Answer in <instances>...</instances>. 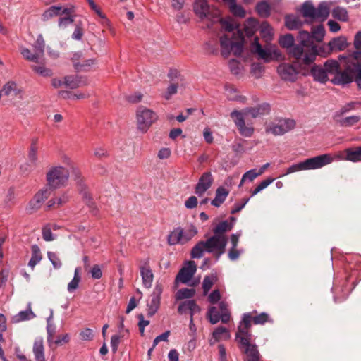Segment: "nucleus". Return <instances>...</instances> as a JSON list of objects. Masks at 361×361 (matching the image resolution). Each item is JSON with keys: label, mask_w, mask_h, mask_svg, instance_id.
Listing matches in <instances>:
<instances>
[{"label": "nucleus", "mask_w": 361, "mask_h": 361, "mask_svg": "<svg viewBox=\"0 0 361 361\" xmlns=\"http://www.w3.org/2000/svg\"><path fill=\"white\" fill-rule=\"evenodd\" d=\"M194 11L209 29L220 30L219 44L223 56L231 53L239 56L243 50L245 38L242 31L235 28L231 20L220 18V11L210 7L207 0H195Z\"/></svg>", "instance_id": "f257e3e1"}, {"label": "nucleus", "mask_w": 361, "mask_h": 361, "mask_svg": "<svg viewBox=\"0 0 361 361\" xmlns=\"http://www.w3.org/2000/svg\"><path fill=\"white\" fill-rule=\"evenodd\" d=\"M270 106L264 103L255 107L245 108L242 111L233 110L230 116L236 126L239 133L245 137H250L254 133V128L245 125V119L250 116L257 118L269 113Z\"/></svg>", "instance_id": "f03ea898"}, {"label": "nucleus", "mask_w": 361, "mask_h": 361, "mask_svg": "<svg viewBox=\"0 0 361 361\" xmlns=\"http://www.w3.org/2000/svg\"><path fill=\"white\" fill-rule=\"evenodd\" d=\"M331 51L325 46H317L313 44L310 49L296 47L293 50L294 63L298 66L301 71H307L313 64L317 56L327 57L331 54ZM304 75L306 72L302 73Z\"/></svg>", "instance_id": "7ed1b4c3"}, {"label": "nucleus", "mask_w": 361, "mask_h": 361, "mask_svg": "<svg viewBox=\"0 0 361 361\" xmlns=\"http://www.w3.org/2000/svg\"><path fill=\"white\" fill-rule=\"evenodd\" d=\"M227 245L226 236L218 235H212L207 240H201L198 242L191 250V257L193 259L201 258L204 252L213 254L216 259L225 252Z\"/></svg>", "instance_id": "20e7f679"}, {"label": "nucleus", "mask_w": 361, "mask_h": 361, "mask_svg": "<svg viewBox=\"0 0 361 361\" xmlns=\"http://www.w3.org/2000/svg\"><path fill=\"white\" fill-rule=\"evenodd\" d=\"M333 161L334 158L330 154H324L316 156L291 165L287 169V171L285 175L300 171L318 169L331 164Z\"/></svg>", "instance_id": "39448f33"}, {"label": "nucleus", "mask_w": 361, "mask_h": 361, "mask_svg": "<svg viewBox=\"0 0 361 361\" xmlns=\"http://www.w3.org/2000/svg\"><path fill=\"white\" fill-rule=\"evenodd\" d=\"M69 176V171L66 167L52 166L46 173L47 186L52 190L64 187L68 183Z\"/></svg>", "instance_id": "423d86ee"}, {"label": "nucleus", "mask_w": 361, "mask_h": 361, "mask_svg": "<svg viewBox=\"0 0 361 361\" xmlns=\"http://www.w3.org/2000/svg\"><path fill=\"white\" fill-rule=\"evenodd\" d=\"M158 120L157 114L152 109L139 106L136 110L137 129L142 133H147L151 126Z\"/></svg>", "instance_id": "0eeeda50"}, {"label": "nucleus", "mask_w": 361, "mask_h": 361, "mask_svg": "<svg viewBox=\"0 0 361 361\" xmlns=\"http://www.w3.org/2000/svg\"><path fill=\"white\" fill-rule=\"evenodd\" d=\"M197 233V229L192 225L187 228H175L168 235L167 241L170 245H184L192 240Z\"/></svg>", "instance_id": "6e6552de"}, {"label": "nucleus", "mask_w": 361, "mask_h": 361, "mask_svg": "<svg viewBox=\"0 0 361 361\" xmlns=\"http://www.w3.org/2000/svg\"><path fill=\"white\" fill-rule=\"evenodd\" d=\"M252 51L258 56V58L262 59L265 63H269L274 60H279L281 58V54L275 47L267 45L262 47L256 37L251 45Z\"/></svg>", "instance_id": "1a4fd4ad"}, {"label": "nucleus", "mask_w": 361, "mask_h": 361, "mask_svg": "<svg viewBox=\"0 0 361 361\" xmlns=\"http://www.w3.org/2000/svg\"><path fill=\"white\" fill-rule=\"evenodd\" d=\"M251 322L252 313H245L236 334V339L240 345H247L250 341L251 334L250 333V329L251 327Z\"/></svg>", "instance_id": "9d476101"}, {"label": "nucleus", "mask_w": 361, "mask_h": 361, "mask_svg": "<svg viewBox=\"0 0 361 361\" xmlns=\"http://www.w3.org/2000/svg\"><path fill=\"white\" fill-rule=\"evenodd\" d=\"M295 121L290 118H281L276 123H273L267 128V132L274 135H282L293 129Z\"/></svg>", "instance_id": "9b49d317"}, {"label": "nucleus", "mask_w": 361, "mask_h": 361, "mask_svg": "<svg viewBox=\"0 0 361 361\" xmlns=\"http://www.w3.org/2000/svg\"><path fill=\"white\" fill-rule=\"evenodd\" d=\"M163 288L161 284L157 283L152 293L150 295V300L147 303V316H153L159 310L160 306L161 295Z\"/></svg>", "instance_id": "f8f14e48"}, {"label": "nucleus", "mask_w": 361, "mask_h": 361, "mask_svg": "<svg viewBox=\"0 0 361 361\" xmlns=\"http://www.w3.org/2000/svg\"><path fill=\"white\" fill-rule=\"evenodd\" d=\"M197 270V266L194 261L186 262L184 267L179 271L176 277V282L182 283H188L193 277Z\"/></svg>", "instance_id": "ddd939ff"}, {"label": "nucleus", "mask_w": 361, "mask_h": 361, "mask_svg": "<svg viewBox=\"0 0 361 361\" xmlns=\"http://www.w3.org/2000/svg\"><path fill=\"white\" fill-rule=\"evenodd\" d=\"M74 12L73 6L69 8H63L61 6H51L46 9L42 14L41 20L44 22L61 15H69Z\"/></svg>", "instance_id": "4468645a"}, {"label": "nucleus", "mask_w": 361, "mask_h": 361, "mask_svg": "<svg viewBox=\"0 0 361 361\" xmlns=\"http://www.w3.org/2000/svg\"><path fill=\"white\" fill-rule=\"evenodd\" d=\"M277 73L283 80L294 82L297 79L298 71L293 64L282 63L277 68Z\"/></svg>", "instance_id": "2eb2a0df"}, {"label": "nucleus", "mask_w": 361, "mask_h": 361, "mask_svg": "<svg viewBox=\"0 0 361 361\" xmlns=\"http://www.w3.org/2000/svg\"><path fill=\"white\" fill-rule=\"evenodd\" d=\"M214 178L211 172H204L200 176L197 183L195 192L199 196H202L204 192L212 186Z\"/></svg>", "instance_id": "dca6fc26"}, {"label": "nucleus", "mask_w": 361, "mask_h": 361, "mask_svg": "<svg viewBox=\"0 0 361 361\" xmlns=\"http://www.w3.org/2000/svg\"><path fill=\"white\" fill-rule=\"evenodd\" d=\"M52 190L46 186L37 192L34 198L29 203V209L35 211L38 209L42 203L47 200L51 194Z\"/></svg>", "instance_id": "f3484780"}, {"label": "nucleus", "mask_w": 361, "mask_h": 361, "mask_svg": "<svg viewBox=\"0 0 361 361\" xmlns=\"http://www.w3.org/2000/svg\"><path fill=\"white\" fill-rule=\"evenodd\" d=\"M298 39L299 41V44L295 45L288 51V54L293 59H294L293 50L296 47H302V48L310 49V46L313 45V44L310 42L312 39V35L307 31H305V30L300 31L298 33Z\"/></svg>", "instance_id": "a211bd4d"}, {"label": "nucleus", "mask_w": 361, "mask_h": 361, "mask_svg": "<svg viewBox=\"0 0 361 361\" xmlns=\"http://www.w3.org/2000/svg\"><path fill=\"white\" fill-rule=\"evenodd\" d=\"M140 272L144 287L150 288L152 285L154 274L147 262L140 267Z\"/></svg>", "instance_id": "6ab92c4d"}, {"label": "nucleus", "mask_w": 361, "mask_h": 361, "mask_svg": "<svg viewBox=\"0 0 361 361\" xmlns=\"http://www.w3.org/2000/svg\"><path fill=\"white\" fill-rule=\"evenodd\" d=\"M348 45L349 44L346 37L343 36L334 38L328 43V47H329L331 52L343 51L348 47Z\"/></svg>", "instance_id": "aec40b11"}, {"label": "nucleus", "mask_w": 361, "mask_h": 361, "mask_svg": "<svg viewBox=\"0 0 361 361\" xmlns=\"http://www.w3.org/2000/svg\"><path fill=\"white\" fill-rule=\"evenodd\" d=\"M32 352L35 361H45L44 341L42 337H37L35 339Z\"/></svg>", "instance_id": "412c9836"}, {"label": "nucleus", "mask_w": 361, "mask_h": 361, "mask_svg": "<svg viewBox=\"0 0 361 361\" xmlns=\"http://www.w3.org/2000/svg\"><path fill=\"white\" fill-rule=\"evenodd\" d=\"M352 81L353 76L351 73L348 70L341 71L340 69L331 80L333 84L338 85H345L350 83Z\"/></svg>", "instance_id": "4be33fe9"}, {"label": "nucleus", "mask_w": 361, "mask_h": 361, "mask_svg": "<svg viewBox=\"0 0 361 361\" xmlns=\"http://www.w3.org/2000/svg\"><path fill=\"white\" fill-rule=\"evenodd\" d=\"M301 13L307 19V21L310 20L313 21L316 20V8L313 6L310 1H305L301 7Z\"/></svg>", "instance_id": "5701e85b"}, {"label": "nucleus", "mask_w": 361, "mask_h": 361, "mask_svg": "<svg viewBox=\"0 0 361 361\" xmlns=\"http://www.w3.org/2000/svg\"><path fill=\"white\" fill-rule=\"evenodd\" d=\"M311 75L316 81L325 83L328 80V75L326 70L319 66L314 65L311 67Z\"/></svg>", "instance_id": "b1692460"}, {"label": "nucleus", "mask_w": 361, "mask_h": 361, "mask_svg": "<svg viewBox=\"0 0 361 361\" xmlns=\"http://www.w3.org/2000/svg\"><path fill=\"white\" fill-rule=\"evenodd\" d=\"M229 194V191L224 187H219L216 190L215 197L212 201V204L219 207L226 200Z\"/></svg>", "instance_id": "393cba45"}, {"label": "nucleus", "mask_w": 361, "mask_h": 361, "mask_svg": "<svg viewBox=\"0 0 361 361\" xmlns=\"http://www.w3.org/2000/svg\"><path fill=\"white\" fill-rule=\"evenodd\" d=\"M86 82L81 77L77 75H68L64 77V85L70 89H75L85 85Z\"/></svg>", "instance_id": "a878e982"}, {"label": "nucleus", "mask_w": 361, "mask_h": 361, "mask_svg": "<svg viewBox=\"0 0 361 361\" xmlns=\"http://www.w3.org/2000/svg\"><path fill=\"white\" fill-rule=\"evenodd\" d=\"M31 254V258L28 262V266L32 269V270H33L35 267L42 259V255L38 245H32Z\"/></svg>", "instance_id": "bb28decb"}, {"label": "nucleus", "mask_w": 361, "mask_h": 361, "mask_svg": "<svg viewBox=\"0 0 361 361\" xmlns=\"http://www.w3.org/2000/svg\"><path fill=\"white\" fill-rule=\"evenodd\" d=\"M29 308L27 310L20 311L17 314L12 317V322L13 323H18L20 322L30 320L35 317V313L30 309V304L28 305Z\"/></svg>", "instance_id": "cd10ccee"}, {"label": "nucleus", "mask_w": 361, "mask_h": 361, "mask_svg": "<svg viewBox=\"0 0 361 361\" xmlns=\"http://www.w3.org/2000/svg\"><path fill=\"white\" fill-rule=\"evenodd\" d=\"M245 349V354L247 357L248 361H259V353L255 345H252L248 343L247 345H241Z\"/></svg>", "instance_id": "c85d7f7f"}, {"label": "nucleus", "mask_w": 361, "mask_h": 361, "mask_svg": "<svg viewBox=\"0 0 361 361\" xmlns=\"http://www.w3.org/2000/svg\"><path fill=\"white\" fill-rule=\"evenodd\" d=\"M329 14V3L323 1L316 8V20L324 21Z\"/></svg>", "instance_id": "c756f323"}, {"label": "nucleus", "mask_w": 361, "mask_h": 361, "mask_svg": "<svg viewBox=\"0 0 361 361\" xmlns=\"http://www.w3.org/2000/svg\"><path fill=\"white\" fill-rule=\"evenodd\" d=\"M81 281V268L76 267L74 271V276L73 279L68 284V291L73 293L79 286V283Z\"/></svg>", "instance_id": "7c9ffc66"}, {"label": "nucleus", "mask_w": 361, "mask_h": 361, "mask_svg": "<svg viewBox=\"0 0 361 361\" xmlns=\"http://www.w3.org/2000/svg\"><path fill=\"white\" fill-rule=\"evenodd\" d=\"M217 276L216 274H211L204 276L202 282V289L204 295H207L209 290L211 289L212 286L216 282Z\"/></svg>", "instance_id": "2f4dec72"}, {"label": "nucleus", "mask_w": 361, "mask_h": 361, "mask_svg": "<svg viewBox=\"0 0 361 361\" xmlns=\"http://www.w3.org/2000/svg\"><path fill=\"white\" fill-rule=\"evenodd\" d=\"M233 228V224L228 222V221H223L220 222L214 229V234L226 236L225 233L229 231Z\"/></svg>", "instance_id": "473e14b6"}, {"label": "nucleus", "mask_w": 361, "mask_h": 361, "mask_svg": "<svg viewBox=\"0 0 361 361\" xmlns=\"http://www.w3.org/2000/svg\"><path fill=\"white\" fill-rule=\"evenodd\" d=\"M286 25L289 30H297L302 25L301 20L295 16H287L285 19Z\"/></svg>", "instance_id": "72a5a7b5"}, {"label": "nucleus", "mask_w": 361, "mask_h": 361, "mask_svg": "<svg viewBox=\"0 0 361 361\" xmlns=\"http://www.w3.org/2000/svg\"><path fill=\"white\" fill-rule=\"evenodd\" d=\"M360 120L359 116H351L345 118H336L337 122L342 127H350L357 123Z\"/></svg>", "instance_id": "f704fd0d"}, {"label": "nucleus", "mask_w": 361, "mask_h": 361, "mask_svg": "<svg viewBox=\"0 0 361 361\" xmlns=\"http://www.w3.org/2000/svg\"><path fill=\"white\" fill-rule=\"evenodd\" d=\"M35 52L42 59L44 54L45 42L42 35H39L33 44Z\"/></svg>", "instance_id": "c9c22d12"}, {"label": "nucleus", "mask_w": 361, "mask_h": 361, "mask_svg": "<svg viewBox=\"0 0 361 361\" xmlns=\"http://www.w3.org/2000/svg\"><path fill=\"white\" fill-rule=\"evenodd\" d=\"M213 337L216 341H219L221 339H228L231 337V334L228 329L224 326H219L216 328L213 332Z\"/></svg>", "instance_id": "e433bc0d"}, {"label": "nucleus", "mask_w": 361, "mask_h": 361, "mask_svg": "<svg viewBox=\"0 0 361 361\" xmlns=\"http://www.w3.org/2000/svg\"><path fill=\"white\" fill-rule=\"evenodd\" d=\"M20 53L23 56L29 61L39 63L42 59L35 52L32 53L29 49L23 47L20 49Z\"/></svg>", "instance_id": "4c0bfd02"}, {"label": "nucleus", "mask_w": 361, "mask_h": 361, "mask_svg": "<svg viewBox=\"0 0 361 361\" xmlns=\"http://www.w3.org/2000/svg\"><path fill=\"white\" fill-rule=\"evenodd\" d=\"M94 63L95 60L93 59H89L82 62L73 61V67L77 71H87Z\"/></svg>", "instance_id": "58836bf2"}, {"label": "nucleus", "mask_w": 361, "mask_h": 361, "mask_svg": "<svg viewBox=\"0 0 361 361\" xmlns=\"http://www.w3.org/2000/svg\"><path fill=\"white\" fill-rule=\"evenodd\" d=\"M324 70L326 73L334 74V75L340 69V66L336 60L329 59L324 63Z\"/></svg>", "instance_id": "ea45409f"}, {"label": "nucleus", "mask_w": 361, "mask_h": 361, "mask_svg": "<svg viewBox=\"0 0 361 361\" xmlns=\"http://www.w3.org/2000/svg\"><path fill=\"white\" fill-rule=\"evenodd\" d=\"M354 47L355 51L353 53V57L358 61H361V31L356 33L354 39Z\"/></svg>", "instance_id": "a19ab883"}, {"label": "nucleus", "mask_w": 361, "mask_h": 361, "mask_svg": "<svg viewBox=\"0 0 361 361\" xmlns=\"http://www.w3.org/2000/svg\"><path fill=\"white\" fill-rule=\"evenodd\" d=\"M346 159L353 162L361 161V146L354 149H347Z\"/></svg>", "instance_id": "79ce46f5"}, {"label": "nucleus", "mask_w": 361, "mask_h": 361, "mask_svg": "<svg viewBox=\"0 0 361 361\" xmlns=\"http://www.w3.org/2000/svg\"><path fill=\"white\" fill-rule=\"evenodd\" d=\"M69 341L70 335L68 334H65L63 335L58 336L56 338H54L52 342H51L48 345L49 348H54L66 344Z\"/></svg>", "instance_id": "37998d69"}, {"label": "nucleus", "mask_w": 361, "mask_h": 361, "mask_svg": "<svg viewBox=\"0 0 361 361\" xmlns=\"http://www.w3.org/2000/svg\"><path fill=\"white\" fill-rule=\"evenodd\" d=\"M2 92L6 96H13L17 95L18 93V90L17 88V85L12 81L8 82L6 83L3 88Z\"/></svg>", "instance_id": "c03bdc74"}, {"label": "nucleus", "mask_w": 361, "mask_h": 361, "mask_svg": "<svg viewBox=\"0 0 361 361\" xmlns=\"http://www.w3.org/2000/svg\"><path fill=\"white\" fill-rule=\"evenodd\" d=\"M332 16L341 21H347L348 19V12L345 8L342 7H336L332 11Z\"/></svg>", "instance_id": "a18cd8bd"}, {"label": "nucleus", "mask_w": 361, "mask_h": 361, "mask_svg": "<svg viewBox=\"0 0 361 361\" xmlns=\"http://www.w3.org/2000/svg\"><path fill=\"white\" fill-rule=\"evenodd\" d=\"M195 294V290L193 288H181L177 291L176 298L178 300L188 299L192 298Z\"/></svg>", "instance_id": "49530a36"}, {"label": "nucleus", "mask_w": 361, "mask_h": 361, "mask_svg": "<svg viewBox=\"0 0 361 361\" xmlns=\"http://www.w3.org/2000/svg\"><path fill=\"white\" fill-rule=\"evenodd\" d=\"M252 313V321L255 324H264L266 322H271L272 320L270 318L269 315L265 312H262L258 315L253 316L254 313H256V311H254Z\"/></svg>", "instance_id": "de8ad7c7"}, {"label": "nucleus", "mask_w": 361, "mask_h": 361, "mask_svg": "<svg viewBox=\"0 0 361 361\" xmlns=\"http://www.w3.org/2000/svg\"><path fill=\"white\" fill-rule=\"evenodd\" d=\"M312 39H315L317 42H322L324 35L325 30L322 25H319L313 27L311 31Z\"/></svg>", "instance_id": "09e8293b"}, {"label": "nucleus", "mask_w": 361, "mask_h": 361, "mask_svg": "<svg viewBox=\"0 0 361 361\" xmlns=\"http://www.w3.org/2000/svg\"><path fill=\"white\" fill-rule=\"evenodd\" d=\"M279 44L281 47L290 50L295 46L294 37L291 34H287L280 37Z\"/></svg>", "instance_id": "8fccbe9b"}, {"label": "nucleus", "mask_w": 361, "mask_h": 361, "mask_svg": "<svg viewBox=\"0 0 361 361\" xmlns=\"http://www.w3.org/2000/svg\"><path fill=\"white\" fill-rule=\"evenodd\" d=\"M358 103L355 102H349L346 104H345L343 106H342L339 111H336L335 114V118H338L341 117L343 115L348 113L349 111L355 109L357 106Z\"/></svg>", "instance_id": "3c124183"}, {"label": "nucleus", "mask_w": 361, "mask_h": 361, "mask_svg": "<svg viewBox=\"0 0 361 361\" xmlns=\"http://www.w3.org/2000/svg\"><path fill=\"white\" fill-rule=\"evenodd\" d=\"M228 8L233 16L239 18H244L245 16L246 12L245 9L238 4L236 1L228 6Z\"/></svg>", "instance_id": "603ef678"}, {"label": "nucleus", "mask_w": 361, "mask_h": 361, "mask_svg": "<svg viewBox=\"0 0 361 361\" xmlns=\"http://www.w3.org/2000/svg\"><path fill=\"white\" fill-rule=\"evenodd\" d=\"M32 69L38 75L42 77H50L53 75V72L50 68H47L44 65L32 66Z\"/></svg>", "instance_id": "864d4df0"}, {"label": "nucleus", "mask_w": 361, "mask_h": 361, "mask_svg": "<svg viewBox=\"0 0 361 361\" xmlns=\"http://www.w3.org/2000/svg\"><path fill=\"white\" fill-rule=\"evenodd\" d=\"M256 9L258 14L262 17L267 18L270 14V6L265 1H262L257 4Z\"/></svg>", "instance_id": "5fc2aeb1"}, {"label": "nucleus", "mask_w": 361, "mask_h": 361, "mask_svg": "<svg viewBox=\"0 0 361 361\" xmlns=\"http://www.w3.org/2000/svg\"><path fill=\"white\" fill-rule=\"evenodd\" d=\"M231 72L234 75H239L243 70V66L236 59H231L228 62Z\"/></svg>", "instance_id": "6e6d98bb"}, {"label": "nucleus", "mask_w": 361, "mask_h": 361, "mask_svg": "<svg viewBox=\"0 0 361 361\" xmlns=\"http://www.w3.org/2000/svg\"><path fill=\"white\" fill-rule=\"evenodd\" d=\"M258 176H259V173L256 169L247 171L243 175L239 186H241L246 180L252 181Z\"/></svg>", "instance_id": "4d7b16f0"}, {"label": "nucleus", "mask_w": 361, "mask_h": 361, "mask_svg": "<svg viewBox=\"0 0 361 361\" xmlns=\"http://www.w3.org/2000/svg\"><path fill=\"white\" fill-rule=\"evenodd\" d=\"M27 160L30 161L32 164H35L37 166L38 163V157H37V147L35 144L32 143L30 147L28 154H27Z\"/></svg>", "instance_id": "13d9d810"}, {"label": "nucleus", "mask_w": 361, "mask_h": 361, "mask_svg": "<svg viewBox=\"0 0 361 361\" xmlns=\"http://www.w3.org/2000/svg\"><path fill=\"white\" fill-rule=\"evenodd\" d=\"M207 315L212 324H216L220 320V314L216 307H211L208 310Z\"/></svg>", "instance_id": "bf43d9fd"}, {"label": "nucleus", "mask_w": 361, "mask_h": 361, "mask_svg": "<svg viewBox=\"0 0 361 361\" xmlns=\"http://www.w3.org/2000/svg\"><path fill=\"white\" fill-rule=\"evenodd\" d=\"M168 77L171 82L179 83L183 85L184 79L177 70H171L168 73Z\"/></svg>", "instance_id": "052dcab7"}, {"label": "nucleus", "mask_w": 361, "mask_h": 361, "mask_svg": "<svg viewBox=\"0 0 361 361\" xmlns=\"http://www.w3.org/2000/svg\"><path fill=\"white\" fill-rule=\"evenodd\" d=\"M179 86H182V85L179 83L171 82L170 85L168 86V87L166 89V92L164 94V97L166 100L170 99L173 95H174L175 94L177 93V90Z\"/></svg>", "instance_id": "680f3d73"}, {"label": "nucleus", "mask_w": 361, "mask_h": 361, "mask_svg": "<svg viewBox=\"0 0 361 361\" xmlns=\"http://www.w3.org/2000/svg\"><path fill=\"white\" fill-rule=\"evenodd\" d=\"M250 72L255 78H259L264 73V67L259 63H253L251 65Z\"/></svg>", "instance_id": "e2e57ef3"}, {"label": "nucleus", "mask_w": 361, "mask_h": 361, "mask_svg": "<svg viewBox=\"0 0 361 361\" xmlns=\"http://www.w3.org/2000/svg\"><path fill=\"white\" fill-rule=\"evenodd\" d=\"M59 94L63 98H69L73 99H81L88 97L87 94L84 93L72 94L67 91H60Z\"/></svg>", "instance_id": "0e129e2a"}, {"label": "nucleus", "mask_w": 361, "mask_h": 361, "mask_svg": "<svg viewBox=\"0 0 361 361\" xmlns=\"http://www.w3.org/2000/svg\"><path fill=\"white\" fill-rule=\"evenodd\" d=\"M47 256L54 269H60L61 267L62 262L59 256L55 252L49 251L47 252Z\"/></svg>", "instance_id": "69168bd1"}, {"label": "nucleus", "mask_w": 361, "mask_h": 361, "mask_svg": "<svg viewBox=\"0 0 361 361\" xmlns=\"http://www.w3.org/2000/svg\"><path fill=\"white\" fill-rule=\"evenodd\" d=\"M36 167V164H32L27 160L25 163L20 165V170L23 174L27 175L34 171Z\"/></svg>", "instance_id": "338daca9"}, {"label": "nucleus", "mask_w": 361, "mask_h": 361, "mask_svg": "<svg viewBox=\"0 0 361 361\" xmlns=\"http://www.w3.org/2000/svg\"><path fill=\"white\" fill-rule=\"evenodd\" d=\"M42 238L45 241H52L55 239L49 225H46L42 228Z\"/></svg>", "instance_id": "774afa93"}]
</instances>
